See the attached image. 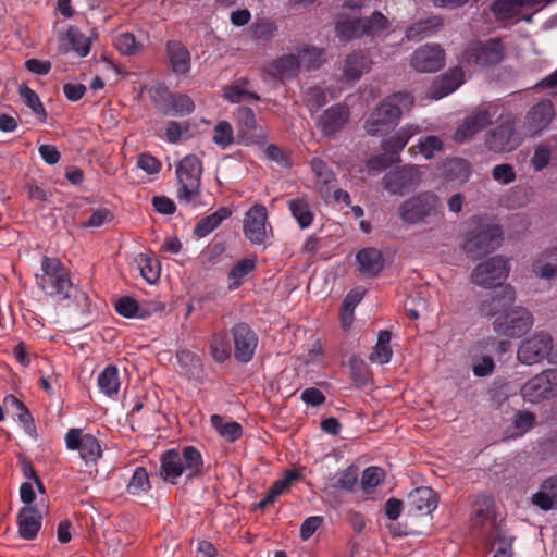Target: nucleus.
<instances>
[{
    "mask_svg": "<svg viewBox=\"0 0 557 557\" xmlns=\"http://www.w3.org/2000/svg\"><path fill=\"white\" fill-rule=\"evenodd\" d=\"M350 119V110L344 103H336L323 111L317 120V126L327 137L341 132Z\"/></svg>",
    "mask_w": 557,
    "mask_h": 557,
    "instance_id": "obj_20",
    "label": "nucleus"
},
{
    "mask_svg": "<svg viewBox=\"0 0 557 557\" xmlns=\"http://www.w3.org/2000/svg\"><path fill=\"white\" fill-rule=\"evenodd\" d=\"M232 214V211L226 207L219 208L215 212L202 218L195 226L194 234L201 238L209 235L215 228H218L221 223L228 219Z\"/></svg>",
    "mask_w": 557,
    "mask_h": 557,
    "instance_id": "obj_40",
    "label": "nucleus"
},
{
    "mask_svg": "<svg viewBox=\"0 0 557 557\" xmlns=\"http://www.w3.org/2000/svg\"><path fill=\"white\" fill-rule=\"evenodd\" d=\"M531 499L532 504L542 510L557 509V475L544 480Z\"/></svg>",
    "mask_w": 557,
    "mask_h": 557,
    "instance_id": "obj_32",
    "label": "nucleus"
},
{
    "mask_svg": "<svg viewBox=\"0 0 557 557\" xmlns=\"http://www.w3.org/2000/svg\"><path fill=\"white\" fill-rule=\"evenodd\" d=\"M443 25L438 16H430L411 24L406 30L408 40H422L436 33Z\"/></svg>",
    "mask_w": 557,
    "mask_h": 557,
    "instance_id": "obj_37",
    "label": "nucleus"
},
{
    "mask_svg": "<svg viewBox=\"0 0 557 557\" xmlns=\"http://www.w3.org/2000/svg\"><path fill=\"white\" fill-rule=\"evenodd\" d=\"M210 352L212 358L219 363H223L230 359L232 350L226 333H216L212 336Z\"/></svg>",
    "mask_w": 557,
    "mask_h": 557,
    "instance_id": "obj_48",
    "label": "nucleus"
},
{
    "mask_svg": "<svg viewBox=\"0 0 557 557\" xmlns=\"http://www.w3.org/2000/svg\"><path fill=\"white\" fill-rule=\"evenodd\" d=\"M175 358L182 375H184L188 381H195L197 383L203 382V362L199 355L188 349H178Z\"/></svg>",
    "mask_w": 557,
    "mask_h": 557,
    "instance_id": "obj_26",
    "label": "nucleus"
},
{
    "mask_svg": "<svg viewBox=\"0 0 557 557\" xmlns=\"http://www.w3.org/2000/svg\"><path fill=\"white\" fill-rule=\"evenodd\" d=\"M20 95H21L23 102L27 107H29L35 114H37L39 116L46 115L45 108H44L38 95L33 89L23 85L20 88Z\"/></svg>",
    "mask_w": 557,
    "mask_h": 557,
    "instance_id": "obj_60",
    "label": "nucleus"
},
{
    "mask_svg": "<svg viewBox=\"0 0 557 557\" xmlns=\"http://www.w3.org/2000/svg\"><path fill=\"white\" fill-rule=\"evenodd\" d=\"M522 143L521 134L515 128L511 120H506L493 129H490L484 139L487 150L494 153H504L517 149Z\"/></svg>",
    "mask_w": 557,
    "mask_h": 557,
    "instance_id": "obj_11",
    "label": "nucleus"
},
{
    "mask_svg": "<svg viewBox=\"0 0 557 557\" xmlns=\"http://www.w3.org/2000/svg\"><path fill=\"white\" fill-rule=\"evenodd\" d=\"M203 458L194 446H184L182 449L171 448L160 457V476L172 485L177 484L178 478L185 474L193 480L202 473Z\"/></svg>",
    "mask_w": 557,
    "mask_h": 557,
    "instance_id": "obj_1",
    "label": "nucleus"
},
{
    "mask_svg": "<svg viewBox=\"0 0 557 557\" xmlns=\"http://www.w3.org/2000/svg\"><path fill=\"white\" fill-rule=\"evenodd\" d=\"M495 509V500L491 495H482L474 503V523L479 524L492 518Z\"/></svg>",
    "mask_w": 557,
    "mask_h": 557,
    "instance_id": "obj_53",
    "label": "nucleus"
},
{
    "mask_svg": "<svg viewBox=\"0 0 557 557\" xmlns=\"http://www.w3.org/2000/svg\"><path fill=\"white\" fill-rule=\"evenodd\" d=\"M399 218L404 223L418 224L438 214V198L431 194H420L404 201L399 208Z\"/></svg>",
    "mask_w": 557,
    "mask_h": 557,
    "instance_id": "obj_8",
    "label": "nucleus"
},
{
    "mask_svg": "<svg viewBox=\"0 0 557 557\" xmlns=\"http://www.w3.org/2000/svg\"><path fill=\"white\" fill-rule=\"evenodd\" d=\"M505 55V47L499 39L470 42L463 50L461 60L475 69H483L500 63Z\"/></svg>",
    "mask_w": 557,
    "mask_h": 557,
    "instance_id": "obj_5",
    "label": "nucleus"
},
{
    "mask_svg": "<svg viewBox=\"0 0 557 557\" xmlns=\"http://www.w3.org/2000/svg\"><path fill=\"white\" fill-rule=\"evenodd\" d=\"M301 63L297 55L284 54L267 65L264 72L274 79L284 82L295 78L300 70Z\"/></svg>",
    "mask_w": 557,
    "mask_h": 557,
    "instance_id": "obj_27",
    "label": "nucleus"
},
{
    "mask_svg": "<svg viewBox=\"0 0 557 557\" xmlns=\"http://www.w3.org/2000/svg\"><path fill=\"white\" fill-rule=\"evenodd\" d=\"M98 386L100 391L109 396H115L120 389V379L117 368L114 366H107L98 375Z\"/></svg>",
    "mask_w": 557,
    "mask_h": 557,
    "instance_id": "obj_44",
    "label": "nucleus"
},
{
    "mask_svg": "<svg viewBox=\"0 0 557 557\" xmlns=\"http://www.w3.org/2000/svg\"><path fill=\"white\" fill-rule=\"evenodd\" d=\"M257 257L251 255L240 259L230 271V289H237L244 282V278L256 268Z\"/></svg>",
    "mask_w": 557,
    "mask_h": 557,
    "instance_id": "obj_41",
    "label": "nucleus"
},
{
    "mask_svg": "<svg viewBox=\"0 0 557 557\" xmlns=\"http://www.w3.org/2000/svg\"><path fill=\"white\" fill-rule=\"evenodd\" d=\"M115 48L124 55H133L143 49V44L137 41L135 36L128 32L119 33L114 37Z\"/></svg>",
    "mask_w": 557,
    "mask_h": 557,
    "instance_id": "obj_51",
    "label": "nucleus"
},
{
    "mask_svg": "<svg viewBox=\"0 0 557 557\" xmlns=\"http://www.w3.org/2000/svg\"><path fill=\"white\" fill-rule=\"evenodd\" d=\"M151 490L148 471L145 467H136L126 485V492L133 496H140Z\"/></svg>",
    "mask_w": 557,
    "mask_h": 557,
    "instance_id": "obj_45",
    "label": "nucleus"
},
{
    "mask_svg": "<svg viewBox=\"0 0 557 557\" xmlns=\"http://www.w3.org/2000/svg\"><path fill=\"white\" fill-rule=\"evenodd\" d=\"M41 513L34 507L25 506L20 509L17 524L20 536L24 540H34L41 528Z\"/></svg>",
    "mask_w": 557,
    "mask_h": 557,
    "instance_id": "obj_30",
    "label": "nucleus"
},
{
    "mask_svg": "<svg viewBox=\"0 0 557 557\" xmlns=\"http://www.w3.org/2000/svg\"><path fill=\"white\" fill-rule=\"evenodd\" d=\"M59 51H74L78 57H86L90 51V40L77 27L70 26L64 33L59 34Z\"/></svg>",
    "mask_w": 557,
    "mask_h": 557,
    "instance_id": "obj_25",
    "label": "nucleus"
},
{
    "mask_svg": "<svg viewBox=\"0 0 557 557\" xmlns=\"http://www.w3.org/2000/svg\"><path fill=\"white\" fill-rule=\"evenodd\" d=\"M492 176L494 181L504 185L510 184L516 180L513 168L507 163L495 165L492 171Z\"/></svg>",
    "mask_w": 557,
    "mask_h": 557,
    "instance_id": "obj_63",
    "label": "nucleus"
},
{
    "mask_svg": "<svg viewBox=\"0 0 557 557\" xmlns=\"http://www.w3.org/2000/svg\"><path fill=\"white\" fill-rule=\"evenodd\" d=\"M444 62V50L436 44L421 46L411 58V65L419 72H436L443 67Z\"/></svg>",
    "mask_w": 557,
    "mask_h": 557,
    "instance_id": "obj_22",
    "label": "nucleus"
},
{
    "mask_svg": "<svg viewBox=\"0 0 557 557\" xmlns=\"http://www.w3.org/2000/svg\"><path fill=\"white\" fill-rule=\"evenodd\" d=\"M555 116L554 106L549 100H542L533 106L525 115V135L535 136L548 127Z\"/></svg>",
    "mask_w": 557,
    "mask_h": 557,
    "instance_id": "obj_21",
    "label": "nucleus"
},
{
    "mask_svg": "<svg viewBox=\"0 0 557 557\" xmlns=\"http://www.w3.org/2000/svg\"><path fill=\"white\" fill-rule=\"evenodd\" d=\"M399 119L400 107L387 97L367 119L364 129L370 135H377L396 125Z\"/></svg>",
    "mask_w": 557,
    "mask_h": 557,
    "instance_id": "obj_17",
    "label": "nucleus"
},
{
    "mask_svg": "<svg viewBox=\"0 0 557 557\" xmlns=\"http://www.w3.org/2000/svg\"><path fill=\"white\" fill-rule=\"evenodd\" d=\"M3 403L7 409H11L13 411L16 420L28 434L36 432L34 418L23 401H21L16 396L10 394L4 397Z\"/></svg>",
    "mask_w": 557,
    "mask_h": 557,
    "instance_id": "obj_36",
    "label": "nucleus"
},
{
    "mask_svg": "<svg viewBox=\"0 0 557 557\" xmlns=\"http://www.w3.org/2000/svg\"><path fill=\"white\" fill-rule=\"evenodd\" d=\"M210 422L211 425L219 433V435L222 436L227 442H235L243 435V428L238 422H226L219 414H212L210 417Z\"/></svg>",
    "mask_w": 557,
    "mask_h": 557,
    "instance_id": "obj_42",
    "label": "nucleus"
},
{
    "mask_svg": "<svg viewBox=\"0 0 557 557\" xmlns=\"http://www.w3.org/2000/svg\"><path fill=\"white\" fill-rule=\"evenodd\" d=\"M292 215L297 221L300 228L309 227L313 222V213L305 198H295L288 201Z\"/></svg>",
    "mask_w": 557,
    "mask_h": 557,
    "instance_id": "obj_47",
    "label": "nucleus"
},
{
    "mask_svg": "<svg viewBox=\"0 0 557 557\" xmlns=\"http://www.w3.org/2000/svg\"><path fill=\"white\" fill-rule=\"evenodd\" d=\"M202 164L198 157L188 154L176 165L178 183L177 199L186 205L194 203L200 196Z\"/></svg>",
    "mask_w": 557,
    "mask_h": 557,
    "instance_id": "obj_4",
    "label": "nucleus"
},
{
    "mask_svg": "<svg viewBox=\"0 0 557 557\" xmlns=\"http://www.w3.org/2000/svg\"><path fill=\"white\" fill-rule=\"evenodd\" d=\"M359 271L367 276H376L384 269V258L381 250L368 247L356 255Z\"/></svg>",
    "mask_w": 557,
    "mask_h": 557,
    "instance_id": "obj_31",
    "label": "nucleus"
},
{
    "mask_svg": "<svg viewBox=\"0 0 557 557\" xmlns=\"http://www.w3.org/2000/svg\"><path fill=\"white\" fill-rule=\"evenodd\" d=\"M515 301V290L510 286H505L497 297L492 299L490 313H518L511 310Z\"/></svg>",
    "mask_w": 557,
    "mask_h": 557,
    "instance_id": "obj_49",
    "label": "nucleus"
},
{
    "mask_svg": "<svg viewBox=\"0 0 557 557\" xmlns=\"http://www.w3.org/2000/svg\"><path fill=\"white\" fill-rule=\"evenodd\" d=\"M234 357L240 363L252 360L258 347L257 333L246 323H237L232 327Z\"/></svg>",
    "mask_w": 557,
    "mask_h": 557,
    "instance_id": "obj_18",
    "label": "nucleus"
},
{
    "mask_svg": "<svg viewBox=\"0 0 557 557\" xmlns=\"http://www.w3.org/2000/svg\"><path fill=\"white\" fill-rule=\"evenodd\" d=\"M65 446L69 450H77L81 458L86 462H96L102 455L99 441L90 433H83V430L72 428L65 434Z\"/></svg>",
    "mask_w": 557,
    "mask_h": 557,
    "instance_id": "obj_14",
    "label": "nucleus"
},
{
    "mask_svg": "<svg viewBox=\"0 0 557 557\" xmlns=\"http://www.w3.org/2000/svg\"><path fill=\"white\" fill-rule=\"evenodd\" d=\"M550 149L545 145H539L531 159V164L535 171L545 169L550 160Z\"/></svg>",
    "mask_w": 557,
    "mask_h": 557,
    "instance_id": "obj_64",
    "label": "nucleus"
},
{
    "mask_svg": "<svg viewBox=\"0 0 557 557\" xmlns=\"http://www.w3.org/2000/svg\"><path fill=\"white\" fill-rule=\"evenodd\" d=\"M437 505L436 492L428 486L414 488L407 496V506L410 515H429L437 508Z\"/></svg>",
    "mask_w": 557,
    "mask_h": 557,
    "instance_id": "obj_24",
    "label": "nucleus"
},
{
    "mask_svg": "<svg viewBox=\"0 0 557 557\" xmlns=\"http://www.w3.org/2000/svg\"><path fill=\"white\" fill-rule=\"evenodd\" d=\"M392 333L387 330H381L377 334V341L369 355V360L376 364H386L393 357V349L391 346Z\"/></svg>",
    "mask_w": 557,
    "mask_h": 557,
    "instance_id": "obj_39",
    "label": "nucleus"
},
{
    "mask_svg": "<svg viewBox=\"0 0 557 557\" xmlns=\"http://www.w3.org/2000/svg\"><path fill=\"white\" fill-rule=\"evenodd\" d=\"M525 401L536 404L557 395V369H547L527 381L521 389Z\"/></svg>",
    "mask_w": 557,
    "mask_h": 557,
    "instance_id": "obj_9",
    "label": "nucleus"
},
{
    "mask_svg": "<svg viewBox=\"0 0 557 557\" xmlns=\"http://www.w3.org/2000/svg\"><path fill=\"white\" fill-rule=\"evenodd\" d=\"M223 98L231 103H240L246 100L258 101L259 95L250 90V82L240 77L228 84L223 89Z\"/></svg>",
    "mask_w": 557,
    "mask_h": 557,
    "instance_id": "obj_34",
    "label": "nucleus"
},
{
    "mask_svg": "<svg viewBox=\"0 0 557 557\" xmlns=\"http://www.w3.org/2000/svg\"><path fill=\"white\" fill-rule=\"evenodd\" d=\"M212 141L225 149L235 141L234 129L230 122L219 121L213 128Z\"/></svg>",
    "mask_w": 557,
    "mask_h": 557,
    "instance_id": "obj_52",
    "label": "nucleus"
},
{
    "mask_svg": "<svg viewBox=\"0 0 557 557\" xmlns=\"http://www.w3.org/2000/svg\"><path fill=\"white\" fill-rule=\"evenodd\" d=\"M533 325V315H497L494 321V331L502 336L520 338Z\"/></svg>",
    "mask_w": 557,
    "mask_h": 557,
    "instance_id": "obj_23",
    "label": "nucleus"
},
{
    "mask_svg": "<svg viewBox=\"0 0 557 557\" xmlns=\"http://www.w3.org/2000/svg\"><path fill=\"white\" fill-rule=\"evenodd\" d=\"M419 132L418 127L409 125L397 131L393 136L382 141V149L386 154L399 158V152L406 147L409 139Z\"/></svg>",
    "mask_w": 557,
    "mask_h": 557,
    "instance_id": "obj_35",
    "label": "nucleus"
},
{
    "mask_svg": "<svg viewBox=\"0 0 557 557\" xmlns=\"http://www.w3.org/2000/svg\"><path fill=\"white\" fill-rule=\"evenodd\" d=\"M306 102L311 112L319 110L327 102L326 92L321 87H310L306 91Z\"/></svg>",
    "mask_w": 557,
    "mask_h": 557,
    "instance_id": "obj_61",
    "label": "nucleus"
},
{
    "mask_svg": "<svg viewBox=\"0 0 557 557\" xmlns=\"http://www.w3.org/2000/svg\"><path fill=\"white\" fill-rule=\"evenodd\" d=\"M298 58L301 59L300 63L307 70L320 67L325 61V50L310 45H302L296 48Z\"/></svg>",
    "mask_w": 557,
    "mask_h": 557,
    "instance_id": "obj_43",
    "label": "nucleus"
},
{
    "mask_svg": "<svg viewBox=\"0 0 557 557\" xmlns=\"http://www.w3.org/2000/svg\"><path fill=\"white\" fill-rule=\"evenodd\" d=\"M398 161L399 158L389 157L384 152L369 158L367 161V168L370 172H381Z\"/></svg>",
    "mask_w": 557,
    "mask_h": 557,
    "instance_id": "obj_62",
    "label": "nucleus"
},
{
    "mask_svg": "<svg viewBox=\"0 0 557 557\" xmlns=\"http://www.w3.org/2000/svg\"><path fill=\"white\" fill-rule=\"evenodd\" d=\"M533 274L545 281L557 280V247L542 251L532 262Z\"/></svg>",
    "mask_w": 557,
    "mask_h": 557,
    "instance_id": "obj_29",
    "label": "nucleus"
},
{
    "mask_svg": "<svg viewBox=\"0 0 557 557\" xmlns=\"http://www.w3.org/2000/svg\"><path fill=\"white\" fill-rule=\"evenodd\" d=\"M496 107L493 104H483L468 114L462 123L454 133V140L463 143L471 139L475 134L483 131L487 125L492 124L496 114Z\"/></svg>",
    "mask_w": 557,
    "mask_h": 557,
    "instance_id": "obj_13",
    "label": "nucleus"
},
{
    "mask_svg": "<svg viewBox=\"0 0 557 557\" xmlns=\"http://www.w3.org/2000/svg\"><path fill=\"white\" fill-rule=\"evenodd\" d=\"M268 211L263 205H253L245 214L243 231L245 237L253 245H261L268 238Z\"/></svg>",
    "mask_w": 557,
    "mask_h": 557,
    "instance_id": "obj_16",
    "label": "nucleus"
},
{
    "mask_svg": "<svg viewBox=\"0 0 557 557\" xmlns=\"http://www.w3.org/2000/svg\"><path fill=\"white\" fill-rule=\"evenodd\" d=\"M41 274H37V284L50 297L57 300L70 299L76 292L69 270L57 258L44 257Z\"/></svg>",
    "mask_w": 557,
    "mask_h": 557,
    "instance_id": "obj_2",
    "label": "nucleus"
},
{
    "mask_svg": "<svg viewBox=\"0 0 557 557\" xmlns=\"http://www.w3.org/2000/svg\"><path fill=\"white\" fill-rule=\"evenodd\" d=\"M166 52L170 66L175 74H186L190 70V53L180 41H169Z\"/></svg>",
    "mask_w": 557,
    "mask_h": 557,
    "instance_id": "obj_33",
    "label": "nucleus"
},
{
    "mask_svg": "<svg viewBox=\"0 0 557 557\" xmlns=\"http://www.w3.org/2000/svg\"><path fill=\"white\" fill-rule=\"evenodd\" d=\"M535 423V416L530 411H519L515 414L510 425L511 436H522L530 431Z\"/></svg>",
    "mask_w": 557,
    "mask_h": 557,
    "instance_id": "obj_54",
    "label": "nucleus"
},
{
    "mask_svg": "<svg viewBox=\"0 0 557 557\" xmlns=\"http://www.w3.org/2000/svg\"><path fill=\"white\" fill-rule=\"evenodd\" d=\"M512 536L497 529L491 544L492 557H512Z\"/></svg>",
    "mask_w": 557,
    "mask_h": 557,
    "instance_id": "obj_50",
    "label": "nucleus"
},
{
    "mask_svg": "<svg viewBox=\"0 0 557 557\" xmlns=\"http://www.w3.org/2000/svg\"><path fill=\"white\" fill-rule=\"evenodd\" d=\"M418 149L425 159H432L436 151L443 150V141L434 135L425 136L419 139Z\"/></svg>",
    "mask_w": 557,
    "mask_h": 557,
    "instance_id": "obj_59",
    "label": "nucleus"
},
{
    "mask_svg": "<svg viewBox=\"0 0 557 557\" xmlns=\"http://www.w3.org/2000/svg\"><path fill=\"white\" fill-rule=\"evenodd\" d=\"M421 182L417 165H404L389 171L383 178L384 188L393 195H404Z\"/></svg>",
    "mask_w": 557,
    "mask_h": 557,
    "instance_id": "obj_15",
    "label": "nucleus"
},
{
    "mask_svg": "<svg viewBox=\"0 0 557 557\" xmlns=\"http://www.w3.org/2000/svg\"><path fill=\"white\" fill-rule=\"evenodd\" d=\"M359 480V469L355 465L338 471L333 478L332 486L346 492H354Z\"/></svg>",
    "mask_w": 557,
    "mask_h": 557,
    "instance_id": "obj_46",
    "label": "nucleus"
},
{
    "mask_svg": "<svg viewBox=\"0 0 557 557\" xmlns=\"http://www.w3.org/2000/svg\"><path fill=\"white\" fill-rule=\"evenodd\" d=\"M509 270L508 261L500 256H495L473 269L471 281L482 287H495L502 285L507 278Z\"/></svg>",
    "mask_w": 557,
    "mask_h": 557,
    "instance_id": "obj_12",
    "label": "nucleus"
},
{
    "mask_svg": "<svg viewBox=\"0 0 557 557\" xmlns=\"http://www.w3.org/2000/svg\"><path fill=\"white\" fill-rule=\"evenodd\" d=\"M150 96L156 108L163 115L185 116L195 110V103L188 95L171 94L163 85L152 87Z\"/></svg>",
    "mask_w": 557,
    "mask_h": 557,
    "instance_id": "obj_7",
    "label": "nucleus"
},
{
    "mask_svg": "<svg viewBox=\"0 0 557 557\" xmlns=\"http://www.w3.org/2000/svg\"><path fill=\"white\" fill-rule=\"evenodd\" d=\"M552 337L546 332H537L532 337L523 341L518 348V360L523 364H535L545 357L548 358Z\"/></svg>",
    "mask_w": 557,
    "mask_h": 557,
    "instance_id": "obj_19",
    "label": "nucleus"
},
{
    "mask_svg": "<svg viewBox=\"0 0 557 557\" xmlns=\"http://www.w3.org/2000/svg\"><path fill=\"white\" fill-rule=\"evenodd\" d=\"M385 479V471L375 466L367 467L361 476V486L364 492H369L379 486Z\"/></svg>",
    "mask_w": 557,
    "mask_h": 557,
    "instance_id": "obj_56",
    "label": "nucleus"
},
{
    "mask_svg": "<svg viewBox=\"0 0 557 557\" xmlns=\"http://www.w3.org/2000/svg\"><path fill=\"white\" fill-rule=\"evenodd\" d=\"M465 73L461 67L448 71L433 82L430 87V95L433 99H442L454 92L463 83Z\"/></svg>",
    "mask_w": 557,
    "mask_h": 557,
    "instance_id": "obj_28",
    "label": "nucleus"
},
{
    "mask_svg": "<svg viewBox=\"0 0 557 557\" xmlns=\"http://www.w3.org/2000/svg\"><path fill=\"white\" fill-rule=\"evenodd\" d=\"M311 171L313 172L318 183L329 185L335 180V174L327 163L321 158H313L310 161Z\"/></svg>",
    "mask_w": 557,
    "mask_h": 557,
    "instance_id": "obj_58",
    "label": "nucleus"
},
{
    "mask_svg": "<svg viewBox=\"0 0 557 557\" xmlns=\"http://www.w3.org/2000/svg\"><path fill=\"white\" fill-rule=\"evenodd\" d=\"M371 60L363 51H355L347 55L344 66V75L349 79H358L371 69Z\"/></svg>",
    "mask_w": 557,
    "mask_h": 557,
    "instance_id": "obj_38",
    "label": "nucleus"
},
{
    "mask_svg": "<svg viewBox=\"0 0 557 557\" xmlns=\"http://www.w3.org/2000/svg\"><path fill=\"white\" fill-rule=\"evenodd\" d=\"M387 28V18L380 12H373L370 17L346 16L339 14L335 32L339 40L348 41L362 36H376Z\"/></svg>",
    "mask_w": 557,
    "mask_h": 557,
    "instance_id": "obj_3",
    "label": "nucleus"
},
{
    "mask_svg": "<svg viewBox=\"0 0 557 557\" xmlns=\"http://www.w3.org/2000/svg\"><path fill=\"white\" fill-rule=\"evenodd\" d=\"M237 129V143L245 146H261L265 143L267 135L258 121L253 110L249 107H238L233 113Z\"/></svg>",
    "mask_w": 557,
    "mask_h": 557,
    "instance_id": "obj_10",
    "label": "nucleus"
},
{
    "mask_svg": "<svg viewBox=\"0 0 557 557\" xmlns=\"http://www.w3.org/2000/svg\"><path fill=\"white\" fill-rule=\"evenodd\" d=\"M138 265L141 276L149 283H156L160 277V265L156 259L140 255L138 258Z\"/></svg>",
    "mask_w": 557,
    "mask_h": 557,
    "instance_id": "obj_55",
    "label": "nucleus"
},
{
    "mask_svg": "<svg viewBox=\"0 0 557 557\" xmlns=\"http://www.w3.org/2000/svg\"><path fill=\"white\" fill-rule=\"evenodd\" d=\"M300 476L301 472L299 470H285L283 478L274 481L268 490L270 497L276 499L284 493L285 490L289 487L293 481L299 479Z\"/></svg>",
    "mask_w": 557,
    "mask_h": 557,
    "instance_id": "obj_57",
    "label": "nucleus"
},
{
    "mask_svg": "<svg viewBox=\"0 0 557 557\" xmlns=\"http://www.w3.org/2000/svg\"><path fill=\"white\" fill-rule=\"evenodd\" d=\"M503 240L502 228L496 224H482L468 233L463 249L466 253L478 259L496 250Z\"/></svg>",
    "mask_w": 557,
    "mask_h": 557,
    "instance_id": "obj_6",
    "label": "nucleus"
}]
</instances>
